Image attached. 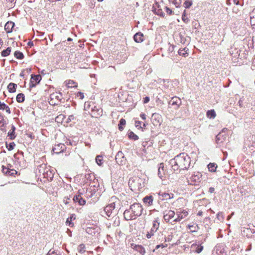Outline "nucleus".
Segmentation results:
<instances>
[{
	"label": "nucleus",
	"instance_id": "nucleus-1",
	"mask_svg": "<svg viewBox=\"0 0 255 255\" xmlns=\"http://www.w3.org/2000/svg\"><path fill=\"white\" fill-rule=\"evenodd\" d=\"M169 163L174 171L188 170L190 166L191 158L187 153L182 152L170 160Z\"/></svg>",
	"mask_w": 255,
	"mask_h": 255
},
{
	"label": "nucleus",
	"instance_id": "nucleus-2",
	"mask_svg": "<svg viewBox=\"0 0 255 255\" xmlns=\"http://www.w3.org/2000/svg\"><path fill=\"white\" fill-rule=\"evenodd\" d=\"M202 174L199 172H194L191 176L188 179V182L191 185H197L201 181Z\"/></svg>",
	"mask_w": 255,
	"mask_h": 255
},
{
	"label": "nucleus",
	"instance_id": "nucleus-3",
	"mask_svg": "<svg viewBox=\"0 0 255 255\" xmlns=\"http://www.w3.org/2000/svg\"><path fill=\"white\" fill-rule=\"evenodd\" d=\"M132 214L136 218V217L140 216L142 214L143 208L142 206L138 203H135L130 206Z\"/></svg>",
	"mask_w": 255,
	"mask_h": 255
},
{
	"label": "nucleus",
	"instance_id": "nucleus-4",
	"mask_svg": "<svg viewBox=\"0 0 255 255\" xmlns=\"http://www.w3.org/2000/svg\"><path fill=\"white\" fill-rule=\"evenodd\" d=\"M159 227V222H158V218H156L153 221L152 226L150 231L146 234V238L150 239L154 235V233L157 231Z\"/></svg>",
	"mask_w": 255,
	"mask_h": 255
},
{
	"label": "nucleus",
	"instance_id": "nucleus-5",
	"mask_svg": "<svg viewBox=\"0 0 255 255\" xmlns=\"http://www.w3.org/2000/svg\"><path fill=\"white\" fill-rule=\"evenodd\" d=\"M102 113L103 110L101 108L95 105L91 107V115L92 117L97 118L101 117L102 115Z\"/></svg>",
	"mask_w": 255,
	"mask_h": 255
},
{
	"label": "nucleus",
	"instance_id": "nucleus-6",
	"mask_svg": "<svg viewBox=\"0 0 255 255\" xmlns=\"http://www.w3.org/2000/svg\"><path fill=\"white\" fill-rule=\"evenodd\" d=\"M65 148V145L64 144L60 143L57 144H55L54 146L53 147L52 151L55 153L59 154L63 152Z\"/></svg>",
	"mask_w": 255,
	"mask_h": 255
},
{
	"label": "nucleus",
	"instance_id": "nucleus-7",
	"mask_svg": "<svg viewBox=\"0 0 255 255\" xmlns=\"http://www.w3.org/2000/svg\"><path fill=\"white\" fill-rule=\"evenodd\" d=\"M48 168L49 167H47L45 164H42L37 167L36 170V173H39L40 176L41 175L43 176L45 174L46 171L48 170Z\"/></svg>",
	"mask_w": 255,
	"mask_h": 255
},
{
	"label": "nucleus",
	"instance_id": "nucleus-8",
	"mask_svg": "<svg viewBox=\"0 0 255 255\" xmlns=\"http://www.w3.org/2000/svg\"><path fill=\"white\" fill-rule=\"evenodd\" d=\"M163 218L166 222H168L175 215V212L172 210L165 211L163 213Z\"/></svg>",
	"mask_w": 255,
	"mask_h": 255
},
{
	"label": "nucleus",
	"instance_id": "nucleus-9",
	"mask_svg": "<svg viewBox=\"0 0 255 255\" xmlns=\"http://www.w3.org/2000/svg\"><path fill=\"white\" fill-rule=\"evenodd\" d=\"M54 169H51L49 167L43 177V178L46 179L48 181H52L54 177Z\"/></svg>",
	"mask_w": 255,
	"mask_h": 255
},
{
	"label": "nucleus",
	"instance_id": "nucleus-10",
	"mask_svg": "<svg viewBox=\"0 0 255 255\" xmlns=\"http://www.w3.org/2000/svg\"><path fill=\"white\" fill-rule=\"evenodd\" d=\"M115 208V203H112L105 207L104 211L108 217H110Z\"/></svg>",
	"mask_w": 255,
	"mask_h": 255
},
{
	"label": "nucleus",
	"instance_id": "nucleus-11",
	"mask_svg": "<svg viewBox=\"0 0 255 255\" xmlns=\"http://www.w3.org/2000/svg\"><path fill=\"white\" fill-rule=\"evenodd\" d=\"M117 163L119 164H123L125 161L124 155L121 151H119L115 157Z\"/></svg>",
	"mask_w": 255,
	"mask_h": 255
},
{
	"label": "nucleus",
	"instance_id": "nucleus-12",
	"mask_svg": "<svg viewBox=\"0 0 255 255\" xmlns=\"http://www.w3.org/2000/svg\"><path fill=\"white\" fill-rule=\"evenodd\" d=\"M130 209H127L125 211L124 213V216L126 220L129 221L135 219V217L132 214V213H130Z\"/></svg>",
	"mask_w": 255,
	"mask_h": 255
},
{
	"label": "nucleus",
	"instance_id": "nucleus-13",
	"mask_svg": "<svg viewBox=\"0 0 255 255\" xmlns=\"http://www.w3.org/2000/svg\"><path fill=\"white\" fill-rule=\"evenodd\" d=\"M191 248L193 252L199 254L203 251V246H202L201 244L194 243L191 245Z\"/></svg>",
	"mask_w": 255,
	"mask_h": 255
},
{
	"label": "nucleus",
	"instance_id": "nucleus-14",
	"mask_svg": "<svg viewBox=\"0 0 255 255\" xmlns=\"http://www.w3.org/2000/svg\"><path fill=\"white\" fill-rule=\"evenodd\" d=\"M131 247L133 249L135 250L142 255H144L145 254V249L141 245L132 244H131Z\"/></svg>",
	"mask_w": 255,
	"mask_h": 255
},
{
	"label": "nucleus",
	"instance_id": "nucleus-15",
	"mask_svg": "<svg viewBox=\"0 0 255 255\" xmlns=\"http://www.w3.org/2000/svg\"><path fill=\"white\" fill-rule=\"evenodd\" d=\"M227 137V134H223V132H220L216 137V141L217 144L223 143Z\"/></svg>",
	"mask_w": 255,
	"mask_h": 255
},
{
	"label": "nucleus",
	"instance_id": "nucleus-16",
	"mask_svg": "<svg viewBox=\"0 0 255 255\" xmlns=\"http://www.w3.org/2000/svg\"><path fill=\"white\" fill-rule=\"evenodd\" d=\"M73 200L74 202H78L80 205H84L86 203V201L81 197L80 194L76 195L74 196Z\"/></svg>",
	"mask_w": 255,
	"mask_h": 255
},
{
	"label": "nucleus",
	"instance_id": "nucleus-17",
	"mask_svg": "<svg viewBox=\"0 0 255 255\" xmlns=\"http://www.w3.org/2000/svg\"><path fill=\"white\" fill-rule=\"evenodd\" d=\"M188 215V213L186 211H183L182 212H180L177 213V218L174 220V222H179L181 219L184 218Z\"/></svg>",
	"mask_w": 255,
	"mask_h": 255
},
{
	"label": "nucleus",
	"instance_id": "nucleus-18",
	"mask_svg": "<svg viewBox=\"0 0 255 255\" xmlns=\"http://www.w3.org/2000/svg\"><path fill=\"white\" fill-rule=\"evenodd\" d=\"M134 40L137 43H140L143 40V34L141 32H137L133 36Z\"/></svg>",
	"mask_w": 255,
	"mask_h": 255
},
{
	"label": "nucleus",
	"instance_id": "nucleus-19",
	"mask_svg": "<svg viewBox=\"0 0 255 255\" xmlns=\"http://www.w3.org/2000/svg\"><path fill=\"white\" fill-rule=\"evenodd\" d=\"M159 195L162 197V200H168L171 199L173 197L174 195L172 193L159 192Z\"/></svg>",
	"mask_w": 255,
	"mask_h": 255
},
{
	"label": "nucleus",
	"instance_id": "nucleus-20",
	"mask_svg": "<svg viewBox=\"0 0 255 255\" xmlns=\"http://www.w3.org/2000/svg\"><path fill=\"white\" fill-rule=\"evenodd\" d=\"M14 26V23L12 21H8L4 25V29L7 33H10Z\"/></svg>",
	"mask_w": 255,
	"mask_h": 255
},
{
	"label": "nucleus",
	"instance_id": "nucleus-21",
	"mask_svg": "<svg viewBox=\"0 0 255 255\" xmlns=\"http://www.w3.org/2000/svg\"><path fill=\"white\" fill-rule=\"evenodd\" d=\"M143 202L147 206H150L153 203V198L152 196H146L142 199Z\"/></svg>",
	"mask_w": 255,
	"mask_h": 255
},
{
	"label": "nucleus",
	"instance_id": "nucleus-22",
	"mask_svg": "<svg viewBox=\"0 0 255 255\" xmlns=\"http://www.w3.org/2000/svg\"><path fill=\"white\" fill-rule=\"evenodd\" d=\"M50 99L57 100L58 102H60L62 99V93L59 92L51 94L50 96Z\"/></svg>",
	"mask_w": 255,
	"mask_h": 255
},
{
	"label": "nucleus",
	"instance_id": "nucleus-23",
	"mask_svg": "<svg viewBox=\"0 0 255 255\" xmlns=\"http://www.w3.org/2000/svg\"><path fill=\"white\" fill-rule=\"evenodd\" d=\"M251 19V24L253 26V28L255 29V8L250 13Z\"/></svg>",
	"mask_w": 255,
	"mask_h": 255
},
{
	"label": "nucleus",
	"instance_id": "nucleus-24",
	"mask_svg": "<svg viewBox=\"0 0 255 255\" xmlns=\"http://www.w3.org/2000/svg\"><path fill=\"white\" fill-rule=\"evenodd\" d=\"M181 103L180 99L177 97H173L169 102V104L171 105H176L177 108L179 107V104Z\"/></svg>",
	"mask_w": 255,
	"mask_h": 255
},
{
	"label": "nucleus",
	"instance_id": "nucleus-25",
	"mask_svg": "<svg viewBox=\"0 0 255 255\" xmlns=\"http://www.w3.org/2000/svg\"><path fill=\"white\" fill-rule=\"evenodd\" d=\"M17 85L13 83H10L7 86V89L9 93H14L16 91Z\"/></svg>",
	"mask_w": 255,
	"mask_h": 255
},
{
	"label": "nucleus",
	"instance_id": "nucleus-26",
	"mask_svg": "<svg viewBox=\"0 0 255 255\" xmlns=\"http://www.w3.org/2000/svg\"><path fill=\"white\" fill-rule=\"evenodd\" d=\"M164 164L161 163L159 164L158 170V175L161 179L164 175Z\"/></svg>",
	"mask_w": 255,
	"mask_h": 255
},
{
	"label": "nucleus",
	"instance_id": "nucleus-27",
	"mask_svg": "<svg viewBox=\"0 0 255 255\" xmlns=\"http://www.w3.org/2000/svg\"><path fill=\"white\" fill-rule=\"evenodd\" d=\"M41 80V77L40 75H31V78L30 80L31 81L35 82V83L38 84Z\"/></svg>",
	"mask_w": 255,
	"mask_h": 255
},
{
	"label": "nucleus",
	"instance_id": "nucleus-28",
	"mask_svg": "<svg viewBox=\"0 0 255 255\" xmlns=\"http://www.w3.org/2000/svg\"><path fill=\"white\" fill-rule=\"evenodd\" d=\"M217 165L215 163H210L208 165L209 170L211 172H214L216 170Z\"/></svg>",
	"mask_w": 255,
	"mask_h": 255
},
{
	"label": "nucleus",
	"instance_id": "nucleus-29",
	"mask_svg": "<svg viewBox=\"0 0 255 255\" xmlns=\"http://www.w3.org/2000/svg\"><path fill=\"white\" fill-rule=\"evenodd\" d=\"M128 134V138L130 139L136 140L138 139V136L132 131H129Z\"/></svg>",
	"mask_w": 255,
	"mask_h": 255
},
{
	"label": "nucleus",
	"instance_id": "nucleus-30",
	"mask_svg": "<svg viewBox=\"0 0 255 255\" xmlns=\"http://www.w3.org/2000/svg\"><path fill=\"white\" fill-rule=\"evenodd\" d=\"M207 117L210 119H214L216 116L214 110H208L207 112Z\"/></svg>",
	"mask_w": 255,
	"mask_h": 255
},
{
	"label": "nucleus",
	"instance_id": "nucleus-31",
	"mask_svg": "<svg viewBox=\"0 0 255 255\" xmlns=\"http://www.w3.org/2000/svg\"><path fill=\"white\" fill-rule=\"evenodd\" d=\"M16 99L18 103H22L25 100L24 95L23 93H19L17 94Z\"/></svg>",
	"mask_w": 255,
	"mask_h": 255
},
{
	"label": "nucleus",
	"instance_id": "nucleus-32",
	"mask_svg": "<svg viewBox=\"0 0 255 255\" xmlns=\"http://www.w3.org/2000/svg\"><path fill=\"white\" fill-rule=\"evenodd\" d=\"M7 124V121L4 118V116L0 113V127H3Z\"/></svg>",
	"mask_w": 255,
	"mask_h": 255
},
{
	"label": "nucleus",
	"instance_id": "nucleus-33",
	"mask_svg": "<svg viewBox=\"0 0 255 255\" xmlns=\"http://www.w3.org/2000/svg\"><path fill=\"white\" fill-rule=\"evenodd\" d=\"M14 56L17 59L20 60L23 59L24 57L23 54L19 51H15L14 53Z\"/></svg>",
	"mask_w": 255,
	"mask_h": 255
},
{
	"label": "nucleus",
	"instance_id": "nucleus-34",
	"mask_svg": "<svg viewBox=\"0 0 255 255\" xmlns=\"http://www.w3.org/2000/svg\"><path fill=\"white\" fill-rule=\"evenodd\" d=\"M152 11L155 14L159 15L160 17H163L165 16V13L163 12L162 8L154 9L152 10Z\"/></svg>",
	"mask_w": 255,
	"mask_h": 255
},
{
	"label": "nucleus",
	"instance_id": "nucleus-35",
	"mask_svg": "<svg viewBox=\"0 0 255 255\" xmlns=\"http://www.w3.org/2000/svg\"><path fill=\"white\" fill-rule=\"evenodd\" d=\"M11 52V47H7L6 49L2 50L1 52V55L2 57H6L9 55Z\"/></svg>",
	"mask_w": 255,
	"mask_h": 255
},
{
	"label": "nucleus",
	"instance_id": "nucleus-36",
	"mask_svg": "<svg viewBox=\"0 0 255 255\" xmlns=\"http://www.w3.org/2000/svg\"><path fill=\"white\" fill-rule=\"evenodd\" d=\"M188 50V49H187L186 48H184L183 49H179L178 53L180 55L186 57L188 55L187 53Z\"/></svg>",
	"mask_w": 255,
	"mask_h": 255
},
{
	"label": "nucleus",
	"instance_id": "nucleus-37",
	"mask_svg": "<svg viewBox=\"0 0 255 255\" xmlns=\"http://www.w3.org/2000/svg\"><path fill=\"white\" fill-rule=\"evenodd\" d=\"M126 121L124 119H121L119 122V124L118 125V128L120 131H122L124 129V128L123 126H125L126 125Z\"/></svg>",
	"mask_w": 255,
	"mask_h": 255
},
{
	"label": "nucleus",
	"instance_id": "nucleus-38",
	"mask_svg": "<svg viewBox=\"0 0 255 255\" xmlns=\"http://www.w3.org/2000/svg\"><path fill=\"white\" fill-rule=\"evenodd\" d=\"M7 136L10 140H13L15 138L16 135L15 131L9 130L7 133Z\"/></svg>",
	"mask_w": 255,
	"mask_h": 255
},
{
	"label": "nucleus",
	"instance_id": "nucleus-39",
	"mask_svg": "<svg viewBox=\"0 0 255 255\" xmlns=\"http://www.w3.org/2000/svg\"><path fill=\"white\" fill-rule=\"evenodd\" d=\"M66 86L68 88H72V87H77V85H74V84H76V82H74L73 80H69L68 81H66Z\"/></svg>",
	"mask_w": 255,
	"mask_h": 255
},
{
	"label": "nucleus",
	"instance_id": "nucleus-40",
	"mask_svg": "<svg viewBox=\"0 0 255 255\" xmlns=\"http://www.w3.org/2000/svg\"><path fill=\"white\" fill-rule=\"evenodd\" d=\"M169 2H172L176 7H180L181 5V0H168Z\"/></svg>",
	"mask_w": 255,
	"mask_h": 255
},
{
	"label": "nucleus",
	"instance_id": "nucleus-41",
	"mask_svg": "<svg viewBox=\"0 0 255 255\" xmlns=\"http://www.w3.org/2000/svg\"><path fill=\"white\" fill-rule=\"evenodd\" d=\"M96 162L98 165L101 166L103 163V156L101 155H97L96 157Z\"/></svg>",
	"mask_w": 255,
	"mask_h": 255
},
{
	"label": "nucleus",
	"instance_id": "nucleus-42",
	"mask_svg": "<svg viewBox=\"0 0 255 255\" xmlns=\"http://www.w3.org/2000/svg\"><path fill=\"white\" fill-rule=\"evenodd\" d=\"M94 105L93 103L86 102L84 104V110L88 111L89 110L91 107H93Z\"/></svg>",
	"mask_w": 255,
	"mask_h": 255
},
{
	"label": "nucleus",
	"instance_id": "nucleus-43",
	"mask_svg": "<svg viewBox=\"0 0 255 255\" xmlns=\"http://www.w3.org/2000/svg\"><path fill=\"white\" fill-rule=\"evenodd\" d=\"M15 146V144L14 142H10L9 143L6 142V147L9 151L13 150Z\"/></svg>",
	"mask_w": 255,
	"mask_h": 255
},
{
	"label": "nucleus",
	"instance_id": "nucleus-44",
	"mask_svg": "<svg viewBox=\"0 0 255 255\" xmlns=\"http://www.w3.org/2000/svg\"><path fill=\"white\" fill-rule=\"evenodd\" d=\"M85 246L84 244H80L78 247V250L80 254H83L85 252Z\"/></svg>",
	"mask_w": 255,
	"mask_h": 255
},
{
	"label": "nucleus",
	"instance_id": "nucleus-45",
	"mask_svg": "<svg viewBox=\"0 0 255 255\" xmlns=\"http://www.w3.org/2000/svg\"><path fill=\"white\" fill-rule=\"evenodd\" d=\"M95 193V191L94 190H92L91 188H88L87 190L86 194L87 196L89 197H92Z\"/></svg>",
	"mask_w": 255,
	"mask_h": 255
},
{
	"label": "nucleus",
	"instance_id": "nucleus-46",
	"mask_svg": "<svg viewBox=\"0 0 255 255\" xmlns=\"http://www.w3.org/2000/svg\"><path fill=\"white\" fill-rule=\"evenodd\" d=\"M217 219L220 222H223L224 221V217L223 212H220L217 214Z\"/></svg>",
	"mask_w": 255,
	"mask_h": 255
},
{
	"label": "nucleus",
	"instance_id": "nucleus-47",
	"mask_svg": "<svg viewBox=\"0 0 255 255\" xmlns=\"http://www.w3.org/2000/svg\"><path fill=\"white\" fill-rule=\"evenodd\" d=\"M192 4V2L191 0H186L184 2V7L186 8H189Z\"/></svg>",
	"mask_w": 255,
	"mask_h": 255
},
{
	"label": "nucleus",
	"instance_id": "nucleus-48",
	"mask_svg": "<svg viewBox=\"0 0 255 255\" xmlns=\"http://www.w3.org/2000/svg\"><path fill=\"white\" fill-rule=\"evenodd\" d=\"M160 118V116L159 114L156 113H154L152 115V119L153 120H155V121L157 120V123H159V119Z\"/></svg>",
	"mask_w": 255,
	"mask_h": 255
},
{
	"label": "nucleus",
	"instance_id": "nucleus-49",
	"mask_svg": "<svg viewBox=\"0 0 255 255\" xmlns=\"http://www.w3.org/2000/svg\"><path fill=\"white\" fill-rule=\"evenodd\" d=\"M189 229L191 230L192 232H196L199 229L198 226L196 225L195 226L194 225H189Z\"/></svg>",
	"mask_w": 255,
	"mask_h": 255
},
{
	"label": "nucleus",
	"instance_id": "nucleus-50",
	"mask_svg": "<svg viewBox=\"0 0 255 255\" xmlns=\"http://www.w3.org/2000/svg\"><path fill=\"white\" fill-rule=\"evenodd\" d=\"M9 169L10 168L9 167H5V166L2 165L1 171L3 174H4L5 175H8Z\"/></svg>",
	"mask_w": 255,
	"mask_h": 255
},
{
	"label": "nucleus",
	"instance_id": "nucleus-51",
	"mask_svg": "<svg viewBox=\"0 0 255 255\" xmlns=\"http://www.w3.org/2000/svg\"><path fill=\"white\" fill-rule=\"evenodd\" d=\"M182 20L185 23H187L189 21V19L186 16V10L185 9L184 10L183 13H182Z\"/></svg>",
	"mask_w": 255,
	"mask_h": 255
},
{
	"label": "nucleus",
	"instance_id": "nucleus-52",
	"mask_svg": "<svg viewBox=\"0 0 255 255\" xmlns=\"http://www.w3.org/2000/svg\"><path fill=\"white\" fill-rule=\"evenodd\" d=\"M160 8H161V5H160V4L157 1L155 2V3L153 4V6H152V10L160 9Z\"/></svg>",
	"mask_w": 255,
	"mask_h": 255
},
{
	"label": "nucleus",
	"instance_id": "nucleus-53",
	"mask_svg": "<svg viewBox=\"0 0 255 255\" xmlns=\"http://www.w3.org/2000/svg\"><path fill=\"white\" fill-rule=\"evenodd\" d=\"M17 172L15 170L13 169H9L8 175L9 176H14L15 175H16L17 174Z\"/></svg>",
	"mask_w": 255,
	"mask_h": 255
},
{
	"label": "nucleus",
	"instance_id": "nucleus-54",
	"mask_svg": "<svg viewBox=\"0 0 255 255\" xmlns=\"http://www.w3.org/2000/svg\"><path fill=\"white\" fill-rule=\"evenodd\" d=\"M64 117V116L62 114H61L60 115H59L58 116H57L56 118H55V121L57 122H60V121L61 120H63V118Z\"/></svg>",
	"mask_w": 255,
	"mask_h": 255
},
{
	"label": "nucleus",
	"instance_id": "nucleus-55",
	"mask_svg": "<svg viewBox=\"0 0 255 255\" xmlns=\"http://www.w3.org/2000/svg\"><path fill=\"white\" fill-rule=\"evenodd\" d=\"M165 9L167 13L169 15H171L173 13V11L171 9L167 6L165 7Z\"/></svg>",
	"mask_w": 255,
	"mask_h": 255
},
{
	"label": "nucleus",
	"instance_id": "nucleus-56",
	"mask_svg": "<svg viewBox=\"0 0 255 255\" xmlns=\"http://www.w3.org/2000/svg\"><path fill=\"white\" fill-rule=\"evenodd\" d=\"M141 122L139 121H136L135 122V126L138 128H143V127L141 126Z\"/></svg>",
	"mask_w": 255,
	"mask_h": 255
},
{
	"label": "nucleus",
	"instance_id": "nucleus-57",
	"mask_svg": "<svg viewBox=\"0 0 255 255\" xmlns=\"http://www.w3.org/2000/svg\"><path fill=\"white\" fill-rule=\"evenodd\" d=\"M71 221H72V217H71L70 218H68L67 220L66 223L67 224L69 223L68 225L70 227H72L74 225V224L73 223L71 222Z\"/></svg>",
	"mask_w": 255,
	"mask_h": 255
},
{
	"label": "nucleus",
	"instance_id": "nucleus-58",
	"mask_svg": "<svg viewBox=\"0 0 255 255\" xmlns=\"http://www.w3.org/2000/svg\"><path fill=\"white\" fill-rule=\"evenodd\" d=\"M77 96L79 97L80 99H83L84 98V95L83 93H82L81 92H79L77 94Z\"/></svg>",
	"mask_w": 255,
	"mask_h": 255
},
{
	"label": "nucleus",
	"instance_id": "nucleus-59",
	"mask_svg": "<svg viewBox=\"0 0 255 255\" xmlns=\"http://www.w3.org/2000/svg\"><path fill=\"white\" fill-rule=\"evenodd\" d=\"M4 110H5V112L8 114H10L11 113V111L10 110L9 107L7 105H5Z\"/></svg>",
	"mask_w": 255,
	"mask_h": 255
},
{
	"label": "nucleus",
	"instance_id": "nucleus-60",
	"mask_svg": "<svg viewBox=\"0 0 255 255\" xmlns=\"http://www.w3.org/2000/svg\"><path fill=\"white\" fill-rule=\"evenodd\" d=\"M167 247V244H165V245H164L163 244L158 245H157L156 246L155 249H158L159 248H165V247Z\"/></svg>",
	"mask_w": 255,
	"mask_h": 255
},
{
	"label": "nucleus",
	"instance_id": "nucleus-61",
	"mask_svg": "<svg viewBox=\"0 0 255 255\" xmlns=\"http://www.w3.org/2000/svg\"><path fill=\"white\" fill-rule=\"evenodd\" d=\"M243 98H244V97H243L242 98H241V99H240V100L239 101L238 103V105H239V106L240 107H242L243 106V101H244V100H243Z\"/></svg>",
	"mask_w": 255,
	"mask_h": 255
},
{
	"label": "nucleus",
	"instance_id": "nucleus-62",
	"mask_svg": "<svg viewBox=\"0 0 255 255\" xmlns=\"http://www.w3.org/2000/svg\"><path fill=\"white\" fill-rule=\"evenodd\" d=\"M5 105H6V104L4 103L0 102V110H4V109H5L4 107H5Z\"/></svg>",
	"mask_w": 255,
	"mask_h": 255
},
{
	"label": "nucleus",
	"instance_id": "nucleus-63",
	"mask_svg": "<svg viewBox=\"0 0 255 255\" xmlns=\"http://www.w3.org/2000/svg\"><path fill=\"white\" fill-rule=\"evenodd\" d=\"M175 46L174 45H170L168 48L169 52L172 53L174 50Z\"/></svg>",
	"mask_w": 255,
	"mask_h": 255
},
{
	"label": "nucleus",
	"instance_id": "nucleus-64",
	"mask_svg": "<svg viewBox=\"0 0 255 255\" xmlns=\"http://www.w3.org/2000/svg\"><path fill=\"white\" fill-rule=\"evenodd\" d=\"M55 100L54 99H50L49 100V104L51 105H58L57 103H56L55 101Z\"/></svg>",
	"mask_w": 255,
	"mask_h": 255
}]
</instances>
